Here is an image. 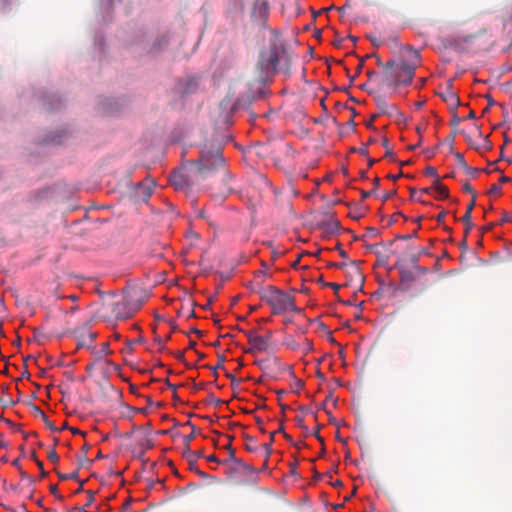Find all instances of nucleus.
<instances>
[{
    "label": "nucleus",
    "instance_id": "nucleus-8",
    "mask_svg": "<svg viewBox=\"0 0 512 512\" xmlns=\"http://www.w3.org/2000/svg\"><path fill=\"white\" fill-rule=\"evenodd\" d=\"M430 195L436 199H445L448 197V189L439 181H436L432 186L428 187Z\"/></svg>",
    "mask_w": 512,
    "mask_h": 512
},
{
    "label": "nucleus",
    "instance_id": "nucleus-12",
    "mask_svg": "<svg viewBox=\"0 0 512 512\" xmlns=\"http://www.w3.org/2000/svg\"><path fill=\"white\" fill-rule=\"evenodd\" d=\"M87 337L89 339V342H86L85 339H83L80 343L81 346H89L90 343H92L96 337V333L94 332H88Z\"/></svg>",
    "mask_w": 512,
    "mask_h": 512
},
{
    "label": "nucleus",
    "instance_id": "nucleus-1",
    "mask_svg": "<svg viewBox=\"0 0 512 512\" xmlns=\"http://www.w3.org/2000/svg\"><path fill=\"white\" fill-rule=\"evenodd\" d=\"M419 65V52L411 47L403 49L398 59L389 61L385 66L384 77L386 84L393 87L409 85Z\"/></svg>",
    "mask_w": 512,
    "mask_h": 512
},
{
    "label": "nucleus",
    "instance_id": "nucleus-20",
    "mask_svg": "<svg viewBox=\"0 0 512 512\" xmlns=\"http://www.w3.org/2000/svg\"><path fill=\"white\" fill-rule=\"evenodd\" d=\"M451 102L452 103H457L458 102V99H457V97L454 94H451Z\"/></svg>",
    "mask_w": 512,
    "mask_h": 512
},
{
    "label": "nucleus",
    "instance_id": "nucleus-13",
    "mask_svg": "<svg viewBox=\"0 0 512 512\" xmlns=\"http://www.w3.org/2000/svg\"><path fill=\"white\" fill-rule=\"evenodd\" d=\"M47 457H48V459H49L52 463H56V462H58V460H59V456H58V454L56 453V451H55V450H51V451H49V453H48V456H47Z\"/></svg>",
    "mask_w": 512,
    "mask_h": 512
},
{
    "label": "nucleus",
    "instance_id": "nucleus-22",
    "mask_svg": "<svg viewBox=\"0 0 512 512\" xmlns=\"http://www.w3.org/2000/svg\"><path fill=\"white\" fill-rule=\"evenodd\" d=\"M472 209H473V203H471V204L468 206L467 211H470V212H471V211H472Z\"/></svg>",
    "mask_w": 512,
    "mask_h": 512
},
{
    "label": "nucleus",
    "instance_id": "nucleus-11",
    "mask_svg": "<svg viewBox=\"0 0 512 512\" xmlns=\"http://www.w3.org/2000/svg\"><path fill=\"white\" fill-rule=\"evenodd\" d=\"M111 353V350L109 348V343L108 342H104L102 345H101V348L95 352V354L101 358V357H105L107 355H109Z\"/></svg>",
    "mask_w": 512,
    "mask_h": 512
},
{
    "label": "nucleus",
    "instance_id": "nucleus-6",
    "mask_svg": "<svg viewBox=\"0 0 512 512\" xmlns=\"http://www.w3.org/2000/svg\"><path fill=\"white\" fill-rule=\"evenodd\" d=\"M170 183L176 190L185 189L189 185L186 169H176L170 177Z\"/></svg>",
    "mask_w": 512,
    "mask_h": 512
},
{
    "label": "nucleus",
    "instance_id": "nucleus-25",
    "mask_svg": "<svg viewBox=\"0 0 512 512\" xmlns=\"http://www.w3.org/2000/svg\"><path fill=\"white\" fill-rule=\"evenodd\" d=\"M298 263H299V260L295 261V263L293 264V266H296Z\"/></svg>",
    "mask_w": 512,
    "mask_h": 512
},
{
    "label": "nucleus",
    "instance_id": "nucleus-16",
    "mask_svg": "<svg viewBox=\"0 0 512 512\" xmlns=\"http://www.w3.org/2000/svg\"><path fill=\"white\" fill-rule=\"evenodd\" d=\"M426 174L429 176H435L436 175L435 169L433 167H428L426 169Z\"/></svg>",
    "mask_w": 512,
    "mask_h": 512
},
{
    "label": "nucleus",
    "instance_id": "nucleus-23",
    "mask_svg": "<svg viewBox=\"0 0 512 512\" xmlns=\"http://www.w3.org/2000/svg\"><path fill=\"white\" fill-rule=\"evenodd\" d=\"M368 195H369V193H367V192H363V197H364V198L368 197Z\"/></svg>",
    "mask_w": 512,
    "mask_h": 512
},
{
    "label": "nucleus",
    "instance_id": "nucleus-9",
    "mask_svg": "<svg viewBox=\"0 0 512 512\" xmlns=\"http://www.w3.org/2000/svg\"><path fill=\"white\" fill-rule=\"evenodd\" d=\"M300 337L301 336L299 335V339H296L293 335L288 334L284 337L282 344L288 350L297 352V349L299 348Z\"/></svg>",
    "mask_w": 512,
    "mask_h": 512
},
{
    "label": "nucleus",
    "instance_id": "nucleus-14",
    "mask_svg": "<svg viewBox=\"0 0 512 512\" xmlns=\"http://www.w3.org/2000/svg\"><path fill=\"white\" fill-rule=\"evenodd\" d=\"M416 194H429L430 195V191L428 190V187L420 189V190H415L414 189V190L411 191V196L412 197H416Z\"/></svg>",
    "mask_w": 512,
    "mask_h": 512
},
{
    "label": "nucleus",
    "instance_id": "nucleus-24",
    "mask_svg": "<svg viewBox=\"0 0 512 512\" xmlns=\"http://www.w3.org/2000/svg\"><path fill=\"white\" fill-rule=\"evenodd\" d=\"M498 189L497 185L493 186V191H496Z\"/></svg>",
    "mask_w": 512,
    "mask_h": 512
},
{
    "label": "nucleus",
    "instance_id": "nucleus-15",
    "mask_svg": "<svg viewBox=\"0 0 512 512\" xmlns=\"http://www.w3.org/2000/svg\"><path fill=\"white\" fill-rule=\"evenodd\" d=\"M265 270L261 269V270H258L256 273H255V278L258 279L259 281H263L264 280V277H265Z\"/></svg>",
    "mask_w": 512,
    "mask_h": 512
},
{
    "label": "nucleus",
    "instance_id": "nucleus-10",
    "mask_svg": "<svg viewBox=\"0 0 512 512\" xmlns=\"http://www.w3.org/2000/svg\"><path fill=\"white\" fill-rule=\"evenodd\" d=\"M313 349L314 345L312 340L308 339L307 337H300L299 348L297 349V352L303 355H307L312 352Z\"/></svg>",
    "mask_w": 512,
    "mask_h": 512
},
{
    "label": "nucleus",
    "instance_id": "nucleus-4",
    "mask_svg": "<svg viewBox=\"0 0 512 512\" xmlns=\"http://www.w3.org/2000/svg\"><path fill=\"white\" fill-rule=\"evenodd\" d=\"M141 306L142 301H134L129 296H125L121 301L112 305L111 313L116 320L123 321L133 317Z\"/></svg>",
    "mask_w": 512,
    "mask_h": 512
},
{
    "label": "nucleus",
    "instance_id": "nucleus-21",
    "mask_svg": "<svg viewBox=\"0 0 512 512\" xmlns=\"http://www.w3.org/2000/svg\"><path fill=\"white\" fill-rule=\"evenodd\" d=\"M423 194H416V197H412L415 200H421Z\"/></svg>",
    "mask_w": 512,
    "mask_h": 512
},
{
    "label": "nucleus",
    "instance_id": "nucleus-5",
    "mask_svg": "<svg viewBox=\"0 0 512 512\" xmlns=\"http://www.w3.org/2000/svg\"><path fill=\"white\" fill-rule=\"evenodd\" d=\"M270 16V5L268 0H254L251 19L259 25H265Z\"/></svg>",
    "mask_w": 512,
    "mask_h": 512
},
{
    "label": "nucleus",
    "instance_id": "nucleus-17",
    "mask_svg": "<svg viewBox=\"0 0 512 512\" xmlns=\"http://www.w3.org/2000/svg\"><path fill=\"white\" fill-rule=\"evenodd\" d=\"M471 217L470 211H466L465 215L463 216L464 221H468Z\"/></svg>",
    "mask_w": 512,
    "mask_h": 512
},
{
    "label": "nucleus",
    "instance_id": "nucleus-2",
    "mask_svg": "<svg viewBox=\"0 0 512 512\" xmlns=\"http://www.w3.org/2000/svg\"><path fill=\"white\" fill-rule=\"evenodd\" d=\"M284 59V49L276 44L270 45L267 50L261 53L257 64L259 80L262 83L270 81L279 70Z\"/></svg>",
    "mask_w": 512,
    "mask_h": 512
},
{
    "label": "nucleus",
    "instance_id": "nucleus-7",
    "mask_svg": "<svg viewBox=\"0 0 512 512\" xmlns=\"http://www.w3.org/2000/svg\"><path fill=\"white\" fill-rule=\"evenodd\" d=\"M248 343L251 349L258 352L266 351L268 348V338L258 335L255 332L249 331L247 333Z\"/></svg>",
    "mask_w": 512,
    "mask_h": 512
},
{
    "label": "nucleus",
    "instance_id": "nucleus-19",
    "mask_svg": "<svg viewBox=\"0 0 512 512\" xmlns=\"http://www.w3.org/2000/svg\"><path fill=\"white\" fill-rule=\"evenodd\" d=\"M200 163H201L202 166H208V163L206 162V160L204 159L203 156L200 159Z\"/></svg>",
    "mask_w": 512,
    "mask_h": 512
},
{
    "label": "nucleus",
    "instance_id": "nucleus-18",
    "mask_svg": "<svg viewBox=\"0 0 512 512\" xmlns=\"http://www.w3.org/2000/svg\"><path fill=\"white\" fill-rule=\"evenodd\" d=\"M216 161H222V157H221V155L219 154V152H217V153H216V155H215V160H214V162H216Z\"/></svg>",
    "mask_w": 512,
    "mask_h": 512
},
{
    "label": "nucleus",
    "instance_id": "nucleus-3",
    "mask_svg": "<svg viewBox=\"0 0 512 512\" xmlns=\"http://www.w3.org/2000/svg\"><path fill=\"white\" fill-rule=\"evenodd\" d=\"M263 300L271 307L272 313L275 315L284 314L288 311H298L294 297L273 286L267 288Z\"/></svg>",
    "mask_w": 512,
    "mask_h": 512
}]
</instances>
